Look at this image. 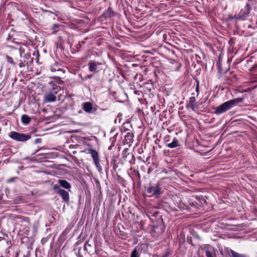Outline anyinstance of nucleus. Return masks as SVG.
I'll use <instances>...</instances> for the list:
<instances>
[{
	"mask_svg": "<svg viewBox=\"0 0 257 257\" xmlns=\"http://www.w3.org/2000/svg\"><path fill=\"white\" fill-rule=\"evenodd\" d=\"M242 98H237L227 101L215 108V113L217 114L222 113L233 107L235 104L243 101Z\"/></svg>",
	"mask_w": 257,
	"mask_h": 257,
	"instance_id": "1",
	"label": "nucleus"
},
{
	"mask_svg": "<svg viewBox=\"0 0 257 257\" xmlns=\"http://www.w3.org/2000/svg\"><path fill=\"white\" fill-rule=\"evenodd\" d=\"M9 136L12 139L17 141L24 142L30 139V137L23 134H20L16 132H11Z\"/></svg>",
	"mask_w": 257,
	"mask_h": 257,
	"instance_id": "2",
	"label": "nucleus"
},
{
	"mask_svg": "<svg viewBox=\"0 0 257 257\" xmlns=\"http://www.w3.org/2000/svg\"><path fill=\"white\" fill-rule=\"evenodd\" d=\"M53 189L55 191L56 193L59 194L61 196L62 199L64 201L68 202L69 201V196L68 193L67 191L61 189L57 185H54L53 186Z\"/></svg>",
	"mask_w": 257,
	"mask_h": 257,
	"instance_id": "3",
	"label": "nucleus"
},
{
	"mask_svg": "<svg viewBox=\"0 0 257 257\" xmlns=\"http://www.w3.org/2000/svg\"><path fill=\"white\" fill-rule=\"evenodd\" d=\"M88 151V152L91 154V156L93 159V161L96 167L99 169H100L101 168L99 164V160L97 152L95 150L92 149H90Z\"/></svg>",
	"mask_w": 257,
	"mask_h": 257,
	"instance_id": "4",
	"label": "nucleus"
},
{
	"mask_svg": "<svg viewBox=\"0 0 257 257\" xmlns=\"http://www.w3.org/2000/svg\"><path fill=\"white\" fill-rule=\"evenodd\" d=\"M147 192L151 195L158 196L161 193V188L158 186L150 187L147 188Z\"/></svg>",
	"mask_w": 257,
	"mask_h": 257,
	"instance_id": "5",
	"label": "nucleus"
},
{
	"mask_svg": "<svg viewBox=\"0 0 257 257\" xmlns=\"http://www.w3.org/2000/svg\"><path fill=\"white\" fill-rule=\"evenodd\" d=\"M249 10L250 8L249 5L246 4L244 8L241 9L240 11L238 14V18L239 19H243L244 18H246L249 14Z\"/></svg>",
	"mask_w": 257,
	"mask_h": 257,
	"instance_id": "6",
	"label": "nucleus"
},
{
	"mask_svg": "<svg viewBox=\"0 0 257 257\" xmlns=\"http://www.w3.org/2000/svg\"><path fill=\"white\" fill-rule=\"evenodd\" d=\"M89 69L91 72H97L100 69V63L94 61H90L89 63Z\"/></svg>",
	"mask_w": 257,
	"mask_h": 257,
	"instance_id": "7",
	"label": "nucleus"
},
{
	"mask_svg": "<svg viewBox=\"0 0 257 257\" xmlns=\"http://www.w3.org/2000/svg\"><path fill=\"white\" fill-rule=\"evenodd\" d=\"M44 100L47 102H54L56 100V97L53 93H48L45 95Z\"/></svg>",
	"mask_w": 257,
	"mask_h": 257,
	"instance_id": "8",
	"label": "nucleus"
},
{
	"mask_svg": "<svg viewBox=\"0 0 257 257\" xmlns=\"http://www.w3.org/2000/svg\"><path fill=\"white\" fill-rule=\"evenodd\" d=\"M92 105L90 102H87L83 104V110L87 112H90L92 110Z\"/></svg>",
	"mask_w": 257,
	"mask_h": 257,
	"instance_id": "9",
	"label": "nucleus"
},
{
	"mask_svg": "<svg viewBox=\"0 0 257 257\" xmlns=\"http://www.w3.org/2000/svg\"><path fill=\"white\" fill-rule=\"evenodd\" d=\"M60 185L63 188L68 189L71 188L70 184L67 181L64 180H60L58 181Z\"/></svg>",
	"mask_w": 257,
	"mask_h": 257,
	"instance_id": "10",
	"label": "nucleus"
},
{
	"mask_svg": "<svg viewBox=\"0 0 257 257\" xmlns=\"http://www.w3.org/2000/svg\"><path fill=\"white\" fill-rule=\"evenodd\" d=\"M195 98L194 97H192L190 98L189 103L188 106L190 107L192 110H194L196 105L195 103Z\"/></svg>",
	"mask_w": 257,
	"mask_h": 257,
	"instance_id": "11",
	"label": "nucleus"
},
{
	"mask_svg": "<svg viewBox=\"0 0 257 257\" xmlns=\"http://www.w3.org/2000/svg\"><path fill=\"white\" fill-rule=\"evenodd\" d=\"M31 120L30 117L26 114H24L22 116V121L24 124H28Z\"/></svg>",
	"mask_w": 257,
	"mask_h": 257,
	"instance_id": "12",
	"label": "nucleus"
},
{
	"mask_svg": "<svg viewBox=\"0 0 257 257\" xmlns=\"http://www.w3.org/2000/svg\"><path fill=\"white\" fill-rule=\"evenodd\" d=\"M179 146V143L177 140H174L172 142L168 143L167 146L170 148H174Z\"/></svg>",
	"mask_w": 257,
	"mask_h": 257,
	"instance_id": "13",
	"label": "nucleus"
},
{
	"mask_svg": "<svg viewBox=\"0 0 257 257\" xmlns=\"http://www.w3.org/2000/svg\"><path fill=\"white\" fill-rule=\"evenodd\" d=\"M230 252L232 257H246L245 255L238 253L232 250H231Z\"/></svg>",
	"mask_w": 257,
	"mask_h": 257,
	"instance_id": "14",
	"label": "nucleus"
},
{
	"mask_svg": "<svg viewBox=\"0 0 257 257\" xmlns=\"http://www.w3.org/2000/svg\"><path fill=\"white\" fill-rule=\"evenodd\" d=\"M131 257H139L138 252L136 249L132 252Z\"/></svg>",
	"mask_w": 257,
	"mask_h": 257,
	"instance_id": "15",
	"label": "nucleus"
},
{
	"mask_svg": "<svg viewBox=\"0 0 257 257\" xmlns=\"http://www.w3.org/2000/svg\"><path fill=\"white\" fill-rule=\"evenodd\" d=\"M16 179V177H13V178H11L8 179L7 182V183H10L15 181Z\"/></svg>",
	"mask_w": 257,
	"mask_h": 257,
	"instance_id": "16",
	"label": "nucleus"
},
{
	"mask_svg": "<svg viewBox=\"0 0 257 257\" xmlns=\"http://www.w3.org/2000/svg\"><path fill=\"white\" fill-rule=\"evenodd\" d=\"M7 60H8V61L9 63H13V59H12L11 57L8 56V57H7Z\"/></svg>",
	"mask_w": 257,
	"mask_h": 257,
	"instance_id": "17",
	"label": "nucleus"
},
{
	"mask_svg": "<svg viewBox=\"0 0 257 257\" xmlns=\"http://www.w3.org/2000/svg\"><path fill=\"white\" fill-rule=\"evenodd\" d=\"M92 77V75H88V76H87V77H88V78H90V77Z\"/></svg>",
	"mask_w": 257,
	"mask_h": 257,
	"instance_id": "18",
	"label": "nucleus"
},
{
	"mask_svg": "<svg viewBox=\"0 0 257 257\" xmlns=\"http://www.w3.org/2000/svg\"><path fill=\"white\" fill-rule=\"evenodd\" d=\"M197 90H198V86L196 88V90L197 91Z\"/></svg>",
	"mask_w": 257,
	"mask_h": 257,
	"instance_id": "19",
	"label": "nucleus"
}]
</instances>
